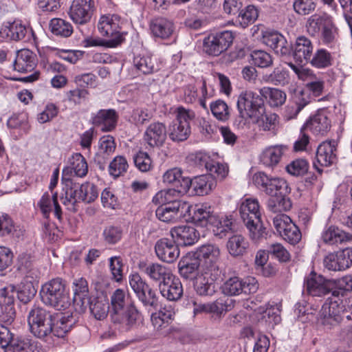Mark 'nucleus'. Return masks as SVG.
Wrapping results in <instances>:
<instances>
[{
  "mask_svg": "<svg viewBox=\"0 0 352 352\" xmlns=\"http://www.w3.org/2000/svg\"><path fill=\"white\" fill-rule=\"evenodd\" d=\"M333 283L332 294L319 312L321 323L329 329L339 324L352 307V276H345Z\"/></svg>",
  "mask_w": 352,
  "mask_h": 352,
  "instance_id": "obj_1",
  "label": "nucleus"
},
{
  "mask_svg": "<svg viewBox=\"0 0 352 352\" xmlns=\"http://www.w3.org/2000/svg\"><path fill=\"white\" fill-rule=\"evenodd\" d=\"M111 309L110 318L111 322L124 331L136 328L142 320V314L135 302L126 296L125 292L117 289L111 297Z\"/></svg>",
  "mask_w": 352,
  "mask_h": 352,
  "instance_id": "obj_2",
  "label": "nucleus"
},
{
  "mask_svg": "<svg viewBox=\"0 0 352 352\" xmlns=\"http://www.w3.org/2000/svg\"><path fill=\"white\" fill-rule=\"evenodd\" d=\"M239 117L235 120L238 127H243L248 118L258 119L265 112V107L262 95L252 91H242L236 102Z\"/></svg>",
  "mask_w": 352,
  "mask_h": 352,
  "instance_id": "obj_3",
  "label": "nucleus"
},
{
  "mask_svg": "<svg viewBox=\"0 0 352 352\" xmlns=\"http://www.w3.org/2000/svg\"><path fill=\"white\" fill-rule=\"evenodd\" d=\"M40 295L42 302L57 310L65 309L69 305V297L65 290V285L60 278H56L44 284Z\"/></svg>",
  "mask_w": 352,
  "mask_h": 352,
  "instance_id": "obj_4",
  "label": "nucleus"
},
{
  "mask_svg": "<svg viewBox=\"0 0 352 352\" xmlns=\"http://www.w3.org/2000/svg\"><path fill=\"white\" fill-rule=\"evenodd\" d=\"M191 219L197 226L213 227L212 230L215 235H219L220 237L226 236V232L231 230V220L226 218L222 221L217 215L214 214L210 206L206 205L196 206L193 210Z\"/></svg>",
  "mask_w": 352,
  "mask_h": 352,
  "instance_id": "obj_5",
  "label": "nucleus"
},
{
  "mask_svg": "<svg viewBox=\"0 0 352 352\" xmlns=\"http://www.w3.org/2000/svg\"><path fill=\"white\" fill-rule=\"evenodd\" d=\"M56 314L41 307H34L29 312L28 322L31 333L36 338H52Z\"/></svg>",
  "mask_w": 352,
  "mask_h": 352,
  "instance_id": "obj_6",
  "label": "nucleus"
},
{
  "mask_svg": "<svg viewBox=\"0 0 352 352\" xmlns=\"http://www.w3.org/2000/svg\"><path fill=\"white\" fill-rule=\"evenodd\" d=\"M239 213L244 224L250 231L252 239L263 236L265 228L261 219L258 201L256 199H246L239 208Z\"/></svg>",
  "mask_w": 352,
  "mask_h": 352,
  "instance_id": "obj_7",
  "label": "nucleus"
},
{
  "mask_svg": "<svg viewBox=\"0 0 352 352\" xmlns=\"http://www.w3.org/2000/svg\"><path fill=\"white\" fill-rule=\"evenodd\" d=\"M129 285L142 305L149 309L157 310L160 307L159 296L156 290L143 279L138 273L129 277Z\"/></svg>",
  "mask_w": 352,
  "mask_h": 352,
  "instance_id": "obj_8",
  "label": "nucleus"
},
{
  "mask_svg": "<svg viewBox=\"0 0 352 352\" xmlns=\"http://www.w3.org/2000/svg\"><path fill=\"white\" fill-rule=\"evenodd\" d=\"M176 120L173 122L167 131L169 138L175 142L186 140L190 135V121L195 117V112L182 107L177 109Z\"/></svg>",
  "mask_w": 352,
  "mask_h": 352,
  "instance_id": "obj_9",
  "label": "nucleus"
},
{
  "mask_svg": "<svg viewBox=\"0 0 352 352\" xmlns=\"http://www.w3.org/2000/svg\"><path fill=\"white\" fill-rule=\"evenodd\" d=\"M123 21L121 17L116 14H107L101 16L98 28L101 34L108 36L110 47H116L124 41V36L120 32Z\"/></svg>",
  "mask_w": 352,
  "mask_h": 352,
  "instance_id": "obj_10",
  "label": "nucleus"
},
{
  "mask_svg": "<svg viewBox=\"0 0 352 352\" xmlns=\"http://www.w3.org/2000/svg\"><path fill=\"white\" fill-rule=\"evenodd\" d=\"M252 181L258 189L271 197L276 195H289L291 191L285 179L270 177L263 172L254 174Z\"/></svg>",
  "mask_w": 352,
  "mask_h": 352,
  "instance_id": "obj_11",
  "label": "nucleus"
},
{
  "mask_svg": "<svg viewBox=\"0 0 352 352\" xmlns=\"http://www.w3.org/2000/svg\"><path fill=\"white\" fill-rule=\"evenodd\" d=\"M192 253L200 262L202 270L210 271L214 278L221 274L219 267L220 249L218 245L212 243L204 244Z\"/></svg>",
  "mask_w": 352,
  "mask_h": 352,
  "instance_id": "obj_12",
  "label": "nucleus"
},
{
  "mask_svg": "<svg viewBox=\"0 0 352 352\" xmlns=\"http://www.w3.org/2000/svg\"><path fill=\"white\" fill-rule=\"evenodd\" d=\"M234 38V33L229 30L210 34L203 41V50L210 56H219L232 45Z\"/></svg>",
  "mask_w": 352,
  "mask_h": 352,
  "instance_id": "obj_13",
  "label": "nucleus"
},
{
  "mask_svg": "<svg viewBox=\"0 0 352 352\" xmlns=\"http://www.w3.org/2000/svg\"><path fill=\"white\" fill-rule=\"evenodd\" d=\"M333 284V279L326 278L313 272L305 278L304 287L309 295L322 297L331 295Z\"/></svg>",
  "mask_w": 352,
  "mask_h": 352,
  "instance_id": "obj_14",
  "label": "nucleus"
},
{
  "mask_svg": "<svg viewBox=\"0 0 352 352\" xmlns=\"http://www.w3.org/2000/svg\"><path fill=\"white\" fill-rule=\"evenodd\" d=\"M222 292L228 296H236L241 294L254 293L258 289V284L254 278L248 277L242 279L237 276L231 277L222 285Z\"/></svg>",
  "mask_w": 352,
  "mask_h": 352,
  "instance_id": "obj_15",
  "label": "nucleus"
},
{
  "mask_svg": "<svg viewBox=\"0 0 352 352\" xmlns=\"http://www.w3.org/2000/svg\"><path fill=\"white\" fill-rule=\"evenodd\" d=\"M336 152L335 141H324L318 145L313 162V167L320 175L323 172L322 167L330 166L336 163L337 160Z\"/></svg>",
  "mask_w": 352,
  "mask_h": 352,
  "instance_id": "obj_16",
  "label": "nucleus"
},
{
  "mask_svg": "<svg viewBox=\"0 0 352 352\" xmlns=\"http://www.w3.org/2000/svg\"><path fill=\"white\" fill-rule=\"evenodd\" d=\"M184 190L191 195L203 196L208 195L215 186L214 179L208 175L189 177L183 181Z\"/></svg>",
  "mask_w": 352,
  "mask_h": 352,
  "instance_id": "obj_17",
  "label": "nucleus"
},
{
  "mask_svg": "<svg viewBox=\"0 0 352 352\" xmlns=\"http://www.w3.org/2000/svg\"><path fill=\"white\" fill-rule=\"evenodd\" d=\"M184 212H190V206L186 202H174L160 205L155 210L156 217L165 223L175 222Z\"/></svg>",
  "mask_w": 352,
  "mask_h": 352,
  "instance_id": "obj_18",
  "label": "nucleus"
},
{
  "mask_svg": "<svg viewBox=\"0 0 352 352\" xmlns=\"http://www.w3.org/2000/svg\"><path fill=\"white\" fill-rule=\"evenodd\" d=\"M167 135L166 125L157 121L151 123L146 127L143 140L150 148H160L164 144Z\"/></svg>",
  "mask_w": 352,
  "mask_h": 352,
  "instance_id": "obj_19",
  "label": "nucleus"
},
{
  "mask_svg": "<svg viewBox=\"0 0 352 352\" xmlns=\"http://www.w3.org/2000/svg\"><path fill=\"white\" fill-rule=\"evenodd\" d=\"M118 118L119 115L113 109H100L92 114L91 122L102 132H109L116 129Z\"/></svg>",
  "mask_w": 352,
  "mask_h": 352,
  "instance_id": "obj_20",
  "label": "nucleus"
},
{
  "mask_svg": "<svg viewBox=\"0 0 352 352\" xmlns=\"http://www.w3.org/2000/svg\"><path fill=\"white\" fill-rule=\"evenodd\" d=\"M154 248L157 258L163 262L171 263L179 256L178 245L168 238L157 240Z\"/></svg>",
  "mask_w": 352,
  "mask_h": 352,
  "instance_id": "obj_21",
  "label": "nucleus"
},
{
  "mask_svg": "<svg viewBox=\"0 0 352 352\" xmlns=\"http://www.w3.org/2000/svg\"><path fill=\"white\" fill-rule=\"evenodd\" d=\"M170 232L175 242L181 246L192 245L198 241L199 237L197 230L189 225L174 227Z\"/></svg>",
  "mask_w": 352,
  "mask_h": 352,
  "instance_id": "obj_22",
  "label": "nucleus"
},
{
  "mask_svg": "<svg viewBox=\"0 0 352 352\" xmlns=\"http://www.w3.org/2000/svg\"><path fill=\"white\" fill-rule=\"evenodd\" d=\"M140 269L158 286L164 283L173 274L168 267L158 263H141Z\"/></svg>",
  "mask_w": 352,
  "mask_h": 352,
  "instance_id": "obj_23",
  "label": "nucleus"
},
{
  "mask_svg": "<svg viewBox=\"0 0 352 352\" xmlns=\"http://www.w3.org/2000/svg\"><path fill=\"white\" fill-rule=\"evenodd\" d=\"M314 47V44L309 38L305 36L297 37L292 50L294 60L301 64H307L313 56Z\"/></svg>",
  "mask_w": 352,
  "mask_h": 352,
  "instance_id": "obj_24",
  "label": "nucleus"
},
{
  "mask_svg": "<svg viewBox=\"0 0 352 352\" xmlns=\"http://www.w3.org/2000/svg\"><path fill=\"white\" fill-rule=\"evenodd\" d=\"M201 265L190 252L183 256L178 263L179 275L186 280H193L200 274Z\"/></svg>",
  "mask_w": 352,
  "mask_h": 352,
  "instance_id": "obj_25",
  "label": "nucleus"
},
{
  "mask_svg": "<svg viewBox=\"0 0 352 352\" xmlns=\"http://www.w3.org/2000/svg\"><path fill=\"white\" fill-rule=\"evenodd\" d=\"M73 305L76 310L79 314L85 312V302H87V299L90 298L89 295V285L87 280L83 278H76L73 282Z\"/></svg>",
  "mask_w": 352,
  "mask_h": 352,
  "instance_id": "obj_26",
  "label": "nucleus"
},
{
  "mask_svg": "<svg viewBox=\"0 0 352 352\" xmlns=\"http://www.w3.org/2000/svg\"><path fill=\"white\" fill-rule=\"evenodd\" d=\"M221 275L212 276L210 271L201 270L200 274L193 281L194 288L199 296H212L215 292L214 281L218 280Z\"/></svg>",
  "mask_w": 352,
  "mask_h": 352,
  "instance_id": "obj_27",
  "label": "nucleus"
},
{
  "mask_svg": "<svg viewBox=\"0 0 352 352\" xmlns=\"http://www.w3.org/2000/svg\"><path fill=\"white\" fill-rule=\"evenodd\" d=\"M91 0H74L70 7L69 16L74 22L85 24L92 14Z\"/></svg>",
  "mask_w": 352,
  "mask_h": 352,
  "instance_id": "obj_28",
  "label": "nucleus"
},
{
  "mask_svg": "<svg viewBox=\"0 0 352 352\" xmlns=\"http://www.w3.org/2000/svg\"><path fill=\"white\" fill-rule=\"evenodd\" d=\"M85 302V311L89 307L90 313L97 320L104 319L109 311V303L108 298L103 294L92 296Z\"/></svg>",
  "mask_w": 352,
  "mask_h": 352,
  "instance_id": "obj_29",
  "label": "nucleus"
},
{
  "mask_svg": "<svg viewBox=\"0 0 352 352\" xmlns=\"http://www.w3.org/2000/svg\"><path fill=\"white\" fill-rule=\"evenodd\" d=\"M37 64L36 54L28 49H22L16 52V58L13 61L14 70L19 72L32 71Z\"/></svg>",
  "mask_w": 352,
  "mask_h": 352,
  "instance_id": "obj_30",
  "label": "nucleus"
},
{
  "mask_svg": "<svg viewBox=\"0 0 352 352\" xmlns=\"http://www.w3.org/2000/svg\"><path fill=\"white\" fill-rule=\"evenodd\" d=\"M162 296L170 301H175L183 295V287L180 280L172 274L164 283L158 287Z\"/></svg>",
  "mask_w": 352,
  "mask_h": 352,
  "instance_id": "obj_31",
  "label": "nucleus"
},
{
  "mask_svg": "<svg viewBox=\"0 0 352 352\" xmlns=\"http://www.w3.org/2000/svg\"><path fill=\"white\" fill-rule=\"evenodd\" d=\"M52 205L54 207V215L58 219H62L61 207L58 202V195L56 192L52 196L48 192H45L37 203V207L45 219H48L52 211Z\"/></svg>",
  "mask_w": 352,
  "mask_h": 352,
  "instance_id": "obj_32",
  "label": "nucleus"
},
{
  "mask_svg": "<svg viewBox=\"0 0 352 352\" xmlns=\"http://www.w3.org/2000/svg\"><path fill=\"white\" fill-rule=\"evenodd\" d=\"M24 231L16 226L12 219L6 213L0 214V237H8L14 240L23 238Z\"/></svg>",
  "mask_w": 352,
  "mask_h": 352,
  "instance_id": "obj_33",
  "label": "nucleus"
},
{
  "mask_svg": "<svg viewBox=\"0 0 352 352\" xmlns=\"http://www.w3.org/2000/svg\"><path fill=\"white\" fill-rule=\"evenodd\" d=\"M150 30L155 37L166 39L173 34L175 25L171 20L164 17H156L151 21Z\"/></svg>",
  "mask_w": 352,
  "mask_h": 352,
  "instance_id": "obj_34",
  "label": "nucleus"
},
{
  "mask_svg": "<svg viewBox=\"0 0 352 352\" xmlns=\"http://www.w3.org/2000/svg\"><path fill=\"white\" fill-rule=\"evenodd\" d=\"M332 19L326 13H316L310 16L306 22V29L309 34L313 37L320 35L324 27Z\"/></svg>",
  "mask_w": 352,
  "mask_h": 352,
  "instance_id": "obj_35",
  "label": "nucleus"
},
{
  "mask_svg": "<svg viewBox=\"0 0 352 352\" xmlns=\"http://www.w3.org/2000/svg\"><path fill=\"white\" fill-rule=\"evenodd\" d=\"M184 190L183 184L179 188H168L157 192L153 197L152 201L156 205L170 204L174 202H182L179 198L182 195L186 193Z\"/></svg>",
  "mask_w": 352,
  "mask_h": 352,
  "instance_id": "obj_36",
  "label": "nucleus"
},
{
  "mask_svg": "<svg viewBox=\"0 0 352 352\" xmlns=\"http://www.w3.org/2000/svg\"><path fill=\"white\" fill-rule=\"evenodd\" d=\"M316 135H324L331 128V122L327 116L322 113H317L310 118L304 125Z\"/></svg>",
  "mask_w": 352,
  "mask_h": 352,
  "instance_id": "obj_37",
  "label": "nucleus"
},
{
  "mask_svg": "<svg viewBox=\"0 0 352 352\" xmlns=\"http://www.w3.org/2000/svg\"><path fill=\"white\" fill-rule=\"evenodd\" d=\"M322 241L327 245H337L349 240V235L336 226L324 228L321 234Z\"/></svg>",
  "mask_w": 352,
  "mask_h": 352,
  "instance_id": "obj_38",
  "label": "nucleus"
},
{
  "mask_svg": "<svg viewBox=\"0 0 352 352\" xmlns=\"http://www.w3.org/2000/svg\"><path fill=\"white\" fill-rule=\"evenodd\" d=\"M286 150L287 147L283 145L269 146L262 152L260 157L261 162L269 167L276 166Z\"/></svg>",
  "mask_w": 352,
  "mask_h": 352,
  "instance_id": "obj_39",
  "label": "nucleus"
},
{
  "mask_svg": "<svg viewBox=\"0 0 352 352\" xmlns=\"http://www.w3.org/2000/svg\"><path fill=\"white\" fill-rule=\"evenodd\" d=\"M74 323L75 320L72 315L65 316L56 314L53 321L52 337L64 338L70 331Z\"/></svg>",
  "mask_w": 352,
  "mask_h": 352,
  "instance_id": "obj_40",
  "label": "nucleus"
},
{
  "mask_svg": "<svg viewBox=\"0 0 352 352\" xmlns=\"http://www.w3.org/2000/svg\"><path fill=\"white\" fill-rule=\"evenodd\" d=\"M317 69H326L331 67L334 63V56L331 52L324 48H320L313 53L309 63Z\"/></svg>",
  "mask_w": 352,
  "mask_h": 352,
  "instance_id": "obj_41",
  "label": "nucleus"
},
{
  "mask_svg": "<svg viewBox=\"0 0 352 352\" xmlns=\"http://www.w3.org/2000/svg\"><path fill=\"white\" fill-rule=\"evenodd\" d=\"M133 65L139 72L144 74H150L160 69L157 59L150 55L135 56Z\"/></svg>",
  "mask_w": 352,
  "mask_h": 352,
  "instance_id": "obj_42",
  "label": "nucleus"
},
{
  "mask_svg": "<svg viewBox=\"0 0 352 352\" xmlns=\"http://www.w3.org/2000/svg\"><path fill=\"white\" fill-rule=\"evenodd\" d=\"M259 15V9L257 6L249 4L241 8L237 14L236 23L242 28H245L254 23Z\"/></svg>",
  "mask_w": 352,
  "mask_h": 352,
  "instance_id": "obj_43",
  "label": "nucleus"
},
{
  "mask_svg": "<svg viewBox=\"0 0 352 352\" xmlns=\"http://www.w3.org/2000/svg\"><path fill=\"white\" fill-rule=\"evenodd\" d=\"M37 344L28 338L23 337L14 338L13 337L5 352H41Z\"/></svg>",
  "mask_w": 352,
  "mask_h": 352,
  "instance_id": "obj_44",
  "label": "nucleus"
},
{
  "mask_svg": "<svg viewBox=\"0 0 352 352\" xmlns=\"http://www.w3.org/2000/svg\"><path fill=\"white\" fill-rule=\"evenodd\" d=\"M292 206L288 195H276L271 197L267 204V208L273 213L288 211Z\"/></svg>",
  "mask_w": 352,
  "mask_h": 352,
  "instance_id": "obj_45",
  "label": "nucleus"
},
{
  "mask_svg": "<svg viewBox=\"0 0 352 352\" xmlns=\"http://www.w3.org/2000/svg\"><path fill=\"white\" fill-rule=\"evenodd\" d=\"M260 94L267 100L271 107L281 106L286 100V94L276 88L263 87L260 90Z\"/></svg>",
  "mask_w": 352,
  "mask_h": 352,
  "instance_id": "obj_46",
  "label": "nucleus"
},
{
  "mask_svg": "<svg viewBox=\"0 0 352 352\" xmlns=\"http://www.w3.org/2000/svg\"><path fill=\"white\" fill-rule=\"evenodd\" d=\"M50 29L53 34L63 38H67L73 33L72 24L60 18L51 19Z\"/></svg>",
  "mask_w": 352,
  "mask_h": 352,
  "instance_id": "obj_47",
  "label": "nucleus"
},
{
  "mask_svg": "<svg viewBox=\"0 0 352 352\" xmlns=\"http://www.w3.org/2000/svg\"><path fill=\"white\" fill-rule=\"evenodd\" d=\"M323 263L324 267L329 271H342L348 268V264L344 263L340 251L327 255Z\"/></svg>",
  "mask_w": 352,
  "mask_h": 352,
  "instance_id": "obj_48",
  "label": "nucleus"
},
{
  "mask_svg": "<svg viewBox=\"0 0 352 352\" xmlns=\"http://www.w3.org/2000/svg\"><path fill=\"white\" fill-rule=\"evenodd\" d=\"M248 247V243L241 235H234L230 237L227 243L229 253L233 256L243 255Z\"/></svg>",
  "mask_w": 352,
  "mask_h": 352,
  "instance_id": "obj_49",
  "label": "nucleus"
},
{
  "mask_svg": "<svg viewBox=\"0 0 352 352\" xmlns=\"http://www.w3.org/2000/svg\"><path fill=\"white\" fill-rule=\"evenodd\" d=\"M263 78L266 82L277 86H285L289 81L288 72L280 67H276L272 73L264 75Z\"/></svg>",
  "mask_w": 352,
  "mask_h": 352,
  "instance_id": "obj_50",
  "label": "nucleus"
},
{
  "mask_svg": "<svg viewBox=\"0 0 352 352\" xmlns=\"http://www.w3.org/2000/svg\"><path fill=\"white\" fill-rule=\"evenodd\" d=\"M19 270L28 277L38 276V270L34 267L30 254L23 253L19 256Z\"/></svg>",
  "mask_w": 352,
  "mask_h": 352,
  "instance_id": "obj_51",
  "label": "nucleus"
},
{
  "mask_svg": "<svg viewBox=\"0 0 352 352\" xmlns=\"http://www.w3.org/2000/svg\"><path fill=\"white\" fill-rule=\"evenodd\" d=\"M229 299L218 298L217 300L202 305L200 308L201 310L207 313H213L217 315H221L227 312L231 309V304L228 303Z\"/></svg>",
  "mask_w": 352,
  "mask_h": 352,
  "instance_id": "obj_52",
  "label": "nucleus"
},
{
  "mask_svg": "<svg viewBox=\"0 0 352 352\" xmlns=\"http://www.w3.org/2000/svg\"><path fill=\"white\" fill-rule=\"evenodd\" d=\"M153 116L152 110L146 107H138L133 110L131 118L135 125L140 127L148 123Z\"/></svg>",
  "mask_w": 352,
  "mask_h": 352,
  "instance_id": "obj_53",
  "label": "nucleus"
},
{
  "mask_svg": "<svg viewBox=\"0 0 352 352\" xmlns=\"http://www.w3.org/2000/svg\"><path fill=\"white\" fill-rule=\"evenodd\" d=\"M15 291H16L18 299L24 304L29 302L36 294V289L31 281L21 283Z\"/></svg>",
  "mask_w": 352,
  "mask_h": 352,
  "instance_id": "obj_54",
  "label": "nucleus"
},
{
  "mask_svg": "<svg viewBox=\"0 0 352 352\" xmlns=\"http://www.w3.org/2000/svg\"><path fill=\"white\" fill-rule=\"evenodd\" d=\"M10 40L18 41L23 39L27 34V29L20 21L10 23L4 30Z\"/></svg>",
  "mask_w": 352,
  "mask_h": 352,
  "instance_id": "obj_55",
  "label": "nucleus"
},
{
  "mask_svg": "<svg viewBox=\"0 0 352 352\" xmlns=\"http://www.w3.org/2000/svg\"><path fill=\"white\" fill-rule=\"evenodd\" d=\"M213 116L219 121L226 122L230 118V111L227 103L222 100H217L210 104Z\"/></svg>",
  "mask_w": 352,
  "mask_h": 352,
  "instance_id": "obj_56",
  "label": "nucleus"
},
{
  "mask_svg": "<svg viewBox=\"0 0 352 352\" xmlns=\"http://www.w3.org/2000/svg\"><path fill=\"white\" fill-rule=\"evenodd\" d=\"M188 177L182 175L181 168L175 167L166 170L163 175L164 183L173 184L176 188H179L183 184V181Z\"/></svg>",
  "mask_w": 352,
  "mask_h": 352,
  "instance_id": "obj_57",
  "label": "nucleus"
},
{
  "mask_svg": "<svg viewBox=\"0 0 352 352\" xmlns=\"http://www.w3.org/2000/svg\"><path fill=\"white\" fill-rule=\"evenodd\" d=\"M16 317L14 302L0 301V322L6 325L11 324Z\"/></svg>",
  "mask_w": 352,
  "mask_h": 352,
  "instance_id": "obj_58",
  "label": "nucleus"
},
{
  "mask_svg": "<svg viewBox=\"0 0 352 352\" xmlns=\"http://www.w3.org/2000/svg\"><path fill=\"white\" fill-rule=\"evenodd\" d=\"M72 167L75 175L85 177L88 172V165L85 158L80 153H75L71 159Z\"/></svg>",
  "mask_w": 352,
  "mask_h": 352,
  "instance_id": "obj_59",
  "label": "nucleus"
},
{
  "mask_svg": "<svg viewBox=\"0 0 352 352\" xmlns=\"http://www.w3.org/2000/svg\"><path fill=\"white\" fill-rule=\"evenodd\" d=\"M128 163L126 158L123 156H116L109 164V171L111 175L114 177H118L126 172Z\"/></svg>",
  "mask_w": 352,
  "mask_h": 352,
  "instance_id": "obj_60",
  "label": "nucleus"
},
{
  "mask_svg": "<svg viewBox=\"0 0 352 352\" xmlns=\"http://www.w3.org/2000/svg\"><path fill=\"white\" fill-rule=\"evenodd\" d=\"M122 236V230L119 226H108L102 232L104 241L109 245H114L119 242Z\"/></svg>",
  "mask_w": 352,
  "mask_h": 352,
  "instance_id": "obj_61",
  "label": "nucleus"
},
{
  "mask_svg": "<svg viewBox=\"0 0 352 352\" xmlns=\"http://www.w3.org/2000/svg\"><path fill=\"white\" fill-rule=\"evenodd\" d=\"M252 63L254 66L261 68H267L272 65V56L263 50H254L251 53Z\"/></svg>",
  "mask_w": 352,
  "mask_h": 352,
  "instance_id": "obj_62",
  "label": "nucleus"
},
{
  "mask_svg": "<svg viewBox=\"0 0 352 352\" xmlns=\"http://www.w3.org/2000/svg\"><path fill=\"white\" fill-rule=\"evenodd\" d=\"M309 167V162L305 159L299 158L289 164L286 170L292 175L302 176L307 173Z\"/></svg>",
  "mask_w": 352,
  "mask_h": 352,
  "instance_id": "obj_63",
  "label": "nucleus"
},
{
  "mask_svg": "<svg viewBox=\"0 0 352 352\" xmlns=\"http://www.w3.org/2000/svg\"><path fill=\"white\" fill-rule=\"evenodd\" d=\"M322 43L325 45H329L336 41L338 35V29L331 19L320 34Z\"/></svg>",
  "mask_w": 352,
  "mask_h": 352,
  "instance_id": "obj_64",
  "label": "nucleus"
}]
</instances>
